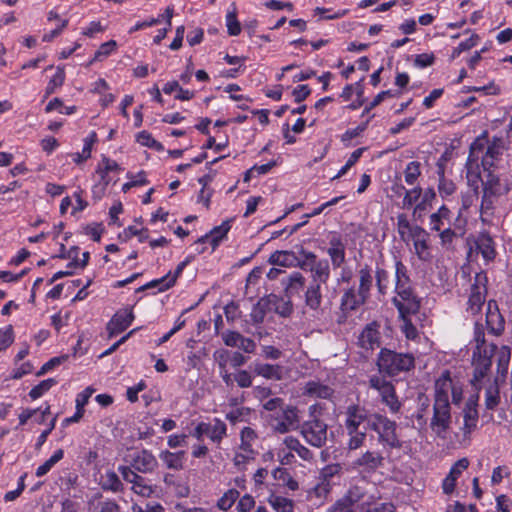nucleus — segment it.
Instances as JSON below:
<instances>
[{
	"mask_svg": "<svg viewBox=\"0 0 512 512\" xmlns=\"http://www.w3.org/2000/svg\"><path fill=\"white\" fill-rule=\"evenodd\" d=\"M395 293L392 301L399 317L418 313L421 302L412 288L407 267L401 260L395 261Z\"/></svg>",
	"mask_w": 512,
	"mask_h": 512,
	"instance_id": "f257e3e1",
	"label": "nucleus"
},
{
	"mask_svg": "<svg viewBox=\"0 0 512 512\" xmlns=\"http://www.w3.org/2000/svg\"><path fill=\"white\" fill-rule=\"evenodd\" d=\"M512 189V183L502 180L493 172H488L482 180L480 215L483 222H489L494 214L498 199Z\"/></svg>",
	"mask_w": 512,
	"mask_h": 512,
	"instance_id": "f03ea898",
	"label": "nucleus"
},
{
	"mask_svg": "<svg viewBox=\"0 0 512 512\" xmlns=\"http://www.w3.org/2000/svg\"><path fill=\"white\" fill-rule=\"evenodd\" d=\"M415 359L411 354L398 353L382 348L377 357V367L382 376L395 377L401 372H407L414 368Z\"/></svg>",
	"mask_w": 512,
	"mask_h": 512,
	"instance_id": "7ed1b4c3",
	"label": "nucleus"
},
{
	"mask_svg": "<svg viewBox=\"0 0 512 512\" xmlns=\"http://www.w3.org/2000/svg\"><path fill=\"white\" fill-rule=\"evenodd\" d=\"M322 410L321 405L313 404L309 406V417L307 421L301 425V434L304 439L312 446L320 448L327 441L328 425L324 420L318 417Z\"/></svg>",
	"mask_w": 512,
	"mask_h": 512,
	"instance_id": "20e7f679",
	"label": "nucleus"
},
{
	"mask_svg": "<svg viewBox=\"0 0 512 512\" xmlns=\"http://www.w3.org/2000/svg\"><path fill=\"white\" fill-rule=\"evenodd\" d=\"M369 428L378 435V442L383 447L401 449L403 442L397 434V423L385 415L374 413L369 418Z\"/></svg>",
	"mask_w": 512,
	"mask_h": 512,
	"instance_id": "39448f33",
	"label": "nucleus"
},
{
	"mask_svg": "<svg viewBox=\"0 0 512 512\" xmlns=\"http://www.w3.org/2000/svg\"><path fill=\"white\" fill-rule=\"evenodd\" d=\"M452 397L454 404H459L463 398V388L458 381L451 378L450 372L445 370L434 383V402H449Z\"/></svg>",
	"mask_w": 512,
	"mask_h": 512,
	"instance_id": "423d86ee",
	"label": "nucleus"
},
{
	"mask_svg": "<svg viewBox=\"0 0 512 512\" xmlns=\"http://www.w3.org/2000/svg\"><path fill=\"white\" fill-rule=\"evenodd\" d=\"M481 146V165L484 171L491 172L490 169L495 167L497 163L501 161L502 154L504 152V145L501 138L493 137L492 140H488L486 133L475 139L473 143H478Z\"/></svg>",
	"mask_w": 512,
	"mask_h": 512,
	"instance_id": "0eeeda50",
	"label": "nucleus"
},
{
	"mask_svg": "<svg viewBox=\"0 0 512 512\" xmlns=\"http://www.w3.org/2000/svg\"><path fill=\"white\" fill-rule=\"evenodd\" d=\"M497 346L493 343L480 351L473 352V378L471 384L475 387L477 392L481 389L480 382L490 372L492 366V358L495 355Z\"/></svg>",
	"mask_w": 512,
	"mask_h": 512,
	"instance_id": "6e6552de",
	"label": "nucleus"
},
{
	"mask_svg": "<svg viewBox=\"0 0 512 512\" xmlns=\"http://www.w3.org/2000/svg\"><path fill=\"white\" fill-rule=\"evenodd\" d=\"M452 422L450 402H434L431 430L439 437H444Z\"/></svg>",
	"mask_w": 512,
	"mask_h": 512,
	"instance_id": "1a4fd4ad",
	"label": "nucleus"
},
{
	"mask_svg": "<svg viewBox=\"0 0 512 512\" xmlns=\"http://www.w3.org/2000/svg\"><path fill=\"white\" fill-rule=\"evenodd\" d=\"M480 153L481 146L479 142L472 143L470 145L469 155L465 164V172L468 185L472 187L475 192H477L479 189V182H482L483 180L480 176V167L478 163L480 159Z\"/></svg>",
	"mask_w": 512,
	"mask_h": 512,
	"instance_id": "9d476101",
	"label": "nucleus"
},
{
	"mask_svg": "<svg viewBox=\"0 0 512 512\" xmlns=\"http://www.w3.org/2000/svg\"><path fill=\"white\" fill-rule=\"evenodd\" d=\"M352 512H360L366 506L372 504V496L367 495L365 487L359 485H351L346 493L340 497Z\"/></svg>",
	"mask_w": 512,
	"mask_h": 512,
	"instance_id": "9b49d317",
	"label": "nucleus"
},
{
	"mask_svg": "<svg viewBox=\"0 0 512 512\" xmlns=\"http://www.w3.org/2000/svg\"><path fill=\"white\" fill-rule=\"evenodd\" d=\"M226 434L227 426L218 418H215L211 423H199L192 433L197 440H202L203 436L206 435L216 443H220Z\"/></svg>",
	"mask_w": 512,
	"mask_h": 512,
	"instance_id": "f8f14e48",
	"label": "nucleus"
},
{
	"mask_svg": "<svg viewBox=\"0 0 512 512\" xmlns=\"http://www.w3.org/2000/svg\"><path fill=\"white\" fill-rule=\"evenodd\" d=\"M370 415L365 407L358 404L349 405L345 411V429L347 433L360 431V425L364 422L369 424Z\"/></svg>",
	"mask_w": 512,
	"mask_h": 512,
	"instance_id": "ddd939ff",
	"label": "nucleus"
},
{
	"mask_svg": "<svg viewBox=\"0 0 512 512\" xmlns=\"http://www.w3.org/2000/svg\"><path fill=\"white\" fill-rule=\"evenodd\" d=\"M486 280V275L479 273L476 275V283L471 287V293L467 302V310L473 315L477 314L485 303Z\"/></svg>",
	"mask_w": 512,
	"mask_h": 512,
	"instance_id": "4468645a",
	"label": "nucleus"
},
{
	"mask_svg": "<svg viewBox=\"0 0 512 512\" xmlns=\"http://www.w3.org/2000/svg\"><path fill=\"white\" fill-rule=\"evenodd\" d=\"M134 314L131 307L118 310L107 324L109 337L116 336L125 331L133 322Z\"/></svg>",
	"mask_w": 512,
	"mask_h": 512,
	"instance_id": "2eb2a0df",
	"label": "nucleus"
},
{
	"mask_svg": "<svg viewBox=\"0 0 512 512\" xmlns=\"http://www.w3.org/2000/svg\"><path fill=\"white\" fill-rule=\"evenodd\" d=\"M478 400H479V393L476 392L475 394L471 395L464 407L463 410V419L464 424L462 427L463 433L465 435L470 434L472 431H474L477 428V423L479 419L478 414Z\"/></svg>",
	"mask_w": 512,
	"mask_h": 512,
	"instance_id": "dca6fc26",
	"label": "nucleus"
},
{
	"mask_svg": "<svg viewBox=\"0 0 512 512\" xmlns=\"http://www.w3.org/2000/svg\"><path fill=\"white\" fill-rule=\"evenodd\" d=\"M368 299L369 297L364 293L355 287H350L344 290L341 296L340 308L345 313L356 311L361 306H363L368 301Z\"/></svg>",
	"mask_w": 512,
	"mask_h": 512,
	"instance_id": "f3484780",
	"label": "nucleus"
},
{
	"mask_svg": "<svg viewBox=\"0 0 512 512\" xmlns=\"http://www.w3.org/2000/svg\"><path fill=\"white\" fill-rule=\"evenodd\" d=\"M285 297L292 299L294 296H300V293L306 287V279L302 273L294 271L281 279Z\"/></svg>",
	"mask_w": 512,
	"mask_h": 512,
	"instance_id": "a211bd4d",
	"label": "nucleus"
},
{
	"mask_svg": "<svg viewBox=\"0 0 512 512\" xmlns=\"http://www.w3.org/2000/svg\"><path fill=\"white\" fill-rule=\"evenodd\" d=\"M298 409L294 406H287L282 411V416L277 420L274 429L278 433H287L299 427L300 419Z\"/></svg>",
	"mask_w": 512,
	"mask_h": 512,
	"instance_id": "6ab92c4d",
	"label": "nucleus"
},
{
	"mask_svg": "<svg viewBox=\"0 0 512 512\" xmlns=\"http://www.w3.org/2000/svg\"><path fill=\"white\" fill-rule=\"evenodd\" d=\"M118 471L125 481L133 485L132 489L135 493L142 496H149L152 493L151 486L147 485L145 479L135 473L130 467L119 466Z\"/></svg>",
	"mask_w": 512,
	"mask_h": 512,
	"instance_id": "aec40b11",
	"label": "nucleus"
},
{
	"mask_svg": "<svg viewBox=\"0 0 512 512\" xmlns=\"http://www.w3.org/2000/svg\"><path fill=\"white\" fill-rule=\"evenodd\" d=\"M474 247L480 253L486 263L492 262L496 257V248L493 238L486 232L480 233L475 241Z\"/></svg>",
	"mask_w": 512,
	"mask_h": 512,
	"instance_id": "412c9836",
	"label": "nucleus"
},
{
	"mask_svg": "<svg viewBox=\"0 0 512 512\" xmlns=\"http://www.w3.org/2000/svg\"><path fill=\"white\" fill-rule=\"evenodd\" d=\"M380 332L376 323L368 324L358 337V344L365 350H374L381 344Z\"/></svg>",
	"mask_w": 512,
	"mask_h": 512,
	"instance_id": "4be33fe9",
	"label": "nucleus"
},
{
	"mask_svg": "<svg viewBox=\"0 0 512 512\" xmlns=\"http://www.w3.org/2000/svg\"><path fill=\"white\" fill-rule=\"evenodd\" d=\"M334 389L319 380H310L304 384L303 395L313 398L331 400Z\"/></svg>",
	"mask_w": 512,
	"mask_h": 512,
	"instance_id": "5701e85b",
	"label": "nucleus"
},
{
	"mask_svg": "<svg viewBox=\"0 0 512 512\" xmlns=\"http://www.w3.org/2000/svg\"><path fill=\"white\" fill-rule=\"evenodd\" d=\"M158 462L155 456L148 450L137 452L131 462V467L141 473H150L157 467Z\"/></svg>",
	"mask_w": 512,
	"mask_h": 512,
	"instance_id": "b1692460",
	"label": "nucleus"
},
{
	"mask_svg": "<svg viewBox=\"0 0 512 512\" xmlns=\"http://www.w3.org/2000/svg\"><path fill=\"white\" fill-rule=\"evenodd\" d=\"M383 461L384 458L380 452L367 450L353 462V465L357 468L375 471L383 466Z\"/></svg>",
	"mask_w": 512,
	"mask_h": 512,
	"instance_id": "393cba45",
	"label": "nucleus"
},
{
	"mask_svg": "<svg viewBox=\"0 0 512 512\" xmlns=\"http://www.w3.org/2000/svg\"><path fill=\"white\" fill-rule=\"evenodd\" d=\"M469 466V461L467 458L459 459L450 469L449 474L443 480L442 488L445 494H451L456 485L457 479L460 477L462 472L466 470Z\"/></svg>",
	"mask_w": 512,
	"mask_h": 512,
	"instance_id": "a878e982",
	"label": "nucleus"
},
{
	"mask_svg": "<svg viewBox=\"0 0 512 512\" xmlns=\"http://www.w3.org/2000/svg\"><path fill=\"white\" fill-rule=\"evenodd\" d=\"M254 373L267 380L280 381L284 378V367L279 364H269L256 362L254 364Z\"/></svg>",
	"mask_w": 512,
	"mask_h": 512,
	"instance_id": "bb28decb",
	"label": "nucleus"
},
{
	"mask_svg": "<svg viewBox=\"0 0 512 512\" xmlns=\"http://www.w3.org/2000/svg\"><path fill=\"white\" fill-rule=\"evenodd\" d=\"M321 287V284L311 282L306 286L304 292V303L311 311L318 312L321 308L323 301Z\"/></svg>",
	"mask_w": 512,
	"mask_h": 512,
	"instance_id": "cd10ccee",
	"label": "nucleus"
},
{
	"mask_svg": "<svg viewBox=\"0 0 512 512\" xmlns=\"http://www.w3.org/2000/svg\"><path fill=\"white\" fill-rule=\"evenodd\" d=\"M305 271H309L311 273V283L325 285L330 278V265L326 259H319L317 262L305 269Z\"/></svg>",
	"mask_w": 512,
	"mask_h": 512,
	"instance_id": "c85d7f7f",
	"label": "nucleus"
},
{
	"mask_svg": "<svg viewBox=\"0 0 512 512\" xmlns=\"http://www.w3.org/2000/svg\"><path fill=\"white\" fill-rule=\"evenodd\" d=\"M357 289L370 298L374 283V270L368 264L360 265L357 270Z\"/></svg>",
	"mask_w": 512,
	"mask_h": 512,
	"instance_id": "c756f323",
	"label": "nucleus"
},
{
	"mask_svg": "<svg viewBox=\"0 0 512 512\" xmlns=\"http://www.w3.org/2000/svg\"><path fill=\"white\" fill-rule=\"evenodd\" d=\"M329 245L327 254L331 259L332 266L333 268H339L345 262V245L338 237H333Z\"/></svg>",
	"mask_w": 512,
	"mask_h": 512,
	"instance_id": "7c9ffc66",
	"label": "nucleus"
},
{
	"mask_svg": "<svg viewBox=\"0 0 512 512\" xmlns=\"http://www.w3.org/2000/svg\"><path fill=\"white\" fill-rule=\"evenodd\" d=\"M368 382L369 387L371 389L376 390L379 393L381 400L389 397L391 394L396 392L393 383L388 381L382 375H372L370 376Z\"/></svg>",
	"mask_w": 512,
	"mask_h": 512,
	"instance_id": "2f4dec72",
	"label": "nucleus"
},
{
	"mask_svg": "<svg viewBox=\"0 0 512 512\" xmlns=\"http://www.w3.org/2000/svg\"><path fill=\"white\" fill-rule=\"evenodd\" d=\"M486 324L491 333L500 335L504 330V319L498 312L497 306L494 303V310H492V302L488 303V311L486 315Z\"/></svg>",
	"mask_w": 512,
	"mask_h": 512,
	"instance_id": "473e14b6",
	"label": "nucleus"
},
{
	"mask_svg": "<svg viewBox=\"0 0 512 512\" xmlns=\"http://www.w3.org/2000/svg\"><path fill=\"white\" fill-rule=\"evenodd\" d=\"M185 452H170L168 450L162 451L159 454L160 460L168 469L181 470L184 467Z\"/></svg>",
	"mask_w": 512,
	"mask_h": 512,
	"instance_id": "72a5a7b5",
	"label": "nucleus"
},
{
	"mask_svg": "<svg viewBox=\"0 0 512 512\" xmlns=\"http://www.w3.org/2000/svg\"><path fill=\"white\" fill-rule=\"evenodd\" d=\"M332 486V483H324L318 480L316 485L308 491L307 498L310 501H315L318 504H323L330 495L332 491Z\"/></svg>",
	"mask_w": 512,
	"mask_h": 512,
	"instance_id": "f704fd0d",
	"label": "nucleus"
},
{
	"mask_svg": "<svg viewBox=\"0 0 512 512\" xmlns=\"http://www.w3.org/2000/svg\"><path fill=\"white\" fill-rule=\"evenodd\" d=\"M284 444L290 451H295L304 461H311L313 459L312 451L301 444L297 438L288 436L284 439Z\"/></svg>",
	"mask_w": 512,
	"mask_h": 512,
	"instance_id": "c9c22d12",
	"label": "nucleus"
},
{
	"mask_svg": "<svg viewBox=\"0 0 512 512\" xmlns=\"http://www.w3.org/2000/svg\"><path fill=\"white\" fill-rule=\"evenodd\" d=\"M267 501L276 512H294V502L291 499L271 494Z\"/></svg>",
	"mask_w": 512,
	"mask_h": 512,
	"instance_id": "e433bc0d",
	"label": "nucleus"
},
{
	"mask_svg": "<svg viewBox=\"0 0 512 512\" xmlns=\"http://www.w3.org/2000/svg\"><path fill=\"white\" fill-rule=\"evenodd\" d=\"M374 281L380 295H385L389 289L390 274L389 272L377 265L374 270Z\"/></svg>",
	"mask_w": 512,
	"mask_h": 512,
	"instance_id": "4c0bfd02",
	"label": "nucleus"
},
{
	"mask_svg": "<svg viewBox=\"0 0 512 512\" xmlns=\"http://www.w3.org/2000/svg\"><path fill=\"white\" fill-rule=\"evenodd\" d=\"M495 354L497 355V373L504 377L508 371L511 350L508 346H502L497 348Z\"/></svg>",
	"mask_w": 512,
	"mask_h": 512,
	"instance_id": "58836bf2",
	"label": "nucleus"
},
{
	"mask_svg": "<svg viewBox=\"0 0 512 512\" xmlns=\"http://www.w3.org/2000/svg\"><path fill=\"white\" fill-rule=\"evenodd\" d=\"M101 485L104 490L119 492L123 490V484L114 471H106L102 476Z\"/></svg>",
	"mask_w": 512,
	"mask_h": 512,
	"instance_id": "ea45409f",
	"label": "nucleus"
},
{
	"mask_svg": "<svg viewBox=\"0 0 512 512\" xmlns=\"http://www.w3.org/2000/svg\"><path fill=\"white\" fill-rule=\"evenodd\" d=\"M240 449L247 454H254L252 442L257 438L256 432L250 427H244L240 433Z\"/></svg>",
	"mask_w": 512,
	"mask_h": 512,
	"instance_id": "a19ab883",
	"label": "nucleus"
},
{
	"mask_svg": "<svg viewBox=\"0 0 512 512\" xmlns=\"http://www.w3.org/2000/svg\"><path fill=\"white\" fill-rule=\"evenodd\" d=\"M63 457H64L63 449L56 450L48 460H46L42 465H40L36 469V473H35L36 476L42 477V476L46 475L52 469V467L56 463H58Z\"/></svg>",
	"mask_w": 512,
	"mask_h": 512,
	"instance_id": "79ce46f5",
	"label": "nucleus"
},
{
	"mask_svg": "<svg viewBox=\"0 0 512 512\" xmlns=\"http://www.w3.org/2000/svg\"><path fill=\"white\" fill-rule=\"evenodd\" d=\"M239 498V491L237 489L231 488L227 490L217 501L216 506L222 510H229L235 501Z\"/></svg>",
	"mask_w": 512,
	"mask_h": 512,
	"instance_id": "37998d69",
	"label": "nucleus"
},
{
	"mask_svg": "<svg viewBox=\"0 0 512 512\" xmlns=\"http://www.w3.org/2000/svg\"><path fill=\"white\" fill-rule=\"evenodd\" d=\"M296 259L293 252L290 251H275L269 257V263L279 266H289L293 260Z\"/></svg>",
	"mask_w": 512,
	"mask_h": 512,
	"instance_id": "c03bdc74",
	"label": "nucleus"
},
{
	"mask_svg": "<svg viewBox=\"0 0 512 512\" xmlns=\"http://www.w3.org/2000/svg\"><path fill=\"white\" fill-rule=\"evenodd\" d=\"M341 470V465L338 463L326 465L320 470L318 480L324 483H332V479L335 476H339Z\"/></svg>",
	"mask_w": 512,
	"mask_h": 512,
	"instance_id": "a18cd8bd",
	"label": "nucleus"
},
{
	"mask_svg": "<svg viewBox=\"0 0 512 512\" xmlns=\"http://www.w3.org/2000/svg\"><path fill=\"white\" fill-rule=\"evenodd\" d=\"M65 81V71L64 68L61 66H58L56 69V73L54 76L50 79V81L47 84L46 90H45V96H49L52 93H54L55 89L58 87H61Z\"/></svg>",
	"mask_w": 512,
	"mask_h": 512,
	"instance_id": "49530a36",
	"label": "nucleus"
},
{
	"mask_svg": "<svg viewBox=\"0 0 512 512\" xmlns=\"http://www.w3.org/2000/svg\"><path fill=\"white\" fill-rule=\"evenodd\" d=\"M500 403L498 386L491 385L485 391V407L488 410H494Z\"/></svg>",
	"mask_w": 512,
	"mask_h": 512,
	"instance_id": "de8ad7c7",
	"label": "nucleus"
},
{
	"mask_svg": "<svg viewBox=\"0 0 512 512\" xmlns=\"http://www.w3.org/2000/svg\"><path fill=\"white\" fill-rule=\"evenodd\" d=\"M56 383L57 381L53 378L43 380L30 390L29 396L33 400L38 399L41 396H43L47 391H49L54 385H56Z\"/></svg>",
	"mask_w": 512,
	"mask_h": 512,
	"instance_id": "09e8293b",
	"label": "nucleus"
},
{
	"mask_svg": "<svg viewBox=\"0 0 512 512\" xmlns=\"http://www.w3.org/2000/svg\"><path fill=\"white\" fill-rule=\"evenodd\" d=\"M189 262H190V258H187L177 265V267L173 273H171V272L167 273L165 275L168 280V281H166L167 284L165 286L161 287L159 289V291H165V290H168L169 288H171L172 286H174L177 278L182 274L183 270L189 264Z\"/></svg>",
	"mask_w": 512,
	"mask_h": 512,
	"instance_id": "8fccbe9b",
	"label": "nucleus"
},
{
	"mask_svg": "<svg viewBox=\"0 0 512 512\" xmlns=\"http://www.w3.org/2000/svg\"><path fill=\"white\" fill-rule=\"evenodd\" d=\"M421 164L417 161L409 162L405 168V181L408 185H413L421 174Z\"/></svg>",
	"mask_w": 512,
	"mask_h": 512,
	"instance_id": "3c124183",
	"label": "nucleus"
},
{
	"mask_svg": "<svg viewBox=\"0 0 512 512\" xmlns=\"http://www.w3.org/2000/svg\"><path fill=\"white\" fill-rule=\"evenodd\" d=\"M450 210L446 206H441L436 213L430 216L431 229L435 231L441 230L442 220L448 219Z\"/></svg>",
	"mask_w": 512,
	"mask_h": 512,
	"instance_id": "603ef678",
	"label": "nucleus"
},
{
	"mask_svg": "<svg viewBox=\"0 0 512 512\" xmlns=\"http://www.w3.org/2000/svg\"><path fill=\"white\" fill-rule=\"evenodd\" d=\"M230 222L224 221L221 225L214 227L209 234L213 237V250L219 245L220 241L226 236L230 230Z\"/></svg>",
	"mask_w": 512,
	"mask_h": 512,
	"instance_id": "864d4df0",
	"label": "nucleus"
},
{
	"mask_svg": "<svg viewBox=\"0 0 512 512\" xmlns=\"http://www.w3.org/2000/svg\"><path fill=\"white\" fill-rule=\"evenodd\" d=\"M119 170H120V167L117 162H115L114 160H111L107 157H103L102 163L99 165V167L97 169V173H99L101 175L102 180L105 181V184L107 185L109 182L108 180H106L107 173L111 172V171H119Z\"/></svg>",
	"mask_w": 512,
	"mask_h": 512,
	"instance_id": "5fc2aeb1",
	"label": "nucleus"
},
{
	"mask_svg": "<svg viewBox=\"0 0 512 512\" xmlns=\"http://www.w3.org/2000/svg\"><path fill=\"white\" fill-rule=\"evenodd\" d=\"M117 47V43L114 40H109L105 43H102L98 50L94 54V58L90 63L94 61H100L102 58L109 56Z\"/></svg>",
	"mask_w": 512,
	"mask_h": 512,
	"instance_id": "6e6d98bb",
	"label": "nucleus"
},
{
	"mask_svg": "<svg viewBox=\"0 0 512 512\" xmlns=\"http://www.w3.org/2000/svg\"><path fill=\"white\" fill-rule=\"evenodd\" d=\"M349 436L347 442V448L349 450H356L363 446L366 440V430L364 431H354V433H347Z\"/></svg>",
	"mask_w": 512,
	"mask_h": 512,
	"instance_id": "4d7b16f0",
	"label": "nucleus"
},
{
	"mask_svg": "<svg viewBox=\"0 0 512 512\" xmlns=\"http://www.w3.org/2000/svg\"><path fill=\"white\" fill-rule=\"evenodd\" d=\"M273 298L276 299L275 303V312L279 314L282 317L289 316L293 311V304L291 299H278L275 295H273Z\"/></svg>",
	"mask_w": 512,
	"mask_h": 512,
	"instance_id": "13d9d810",
	"label": "nucleus"
},
{
	"mask_svg": "<svg viewBox=\"0 0 512 512\" xmlns=\"http://www.w3.org/2000/svg\"><path fill=\"white\" fill-rule=\"evenodd\" d=\"M479 40V36L476 34L471 35L470 38L462 41L458 47H456L451 54V58L455 59L457 58L462 52L468 51L474 46H476L477 42Z\"/></svg>",
	"mask_w": 512,
	"mask_h": 512,
	"instance_id": "bf43d9fd",
	"label": "nucleus"
},
{
	"mask_svg": "<svg viewBox=\"0 0 512 512\" xmlns=\"http://www.w3.org/2000/svg\"><path fill=\"white\" fill-rule=\"evenodd\" d=\"M226 26L231 36H237L241 32L240 22L237 20L236 10L228 12L226 15Z\"/></svg>",
	"mask_w": 512,
	"mask_h": 512,
	"instance_id": "052dcab7",
	"label": "nucleus"
},
{
	"mask_svg": "<svg viewBox=\"0 0 512 512\" xmlns=\"http://www.w3.org/2000/svg\"><path fill=\"white\" fill-rule=\"evenodd\" d=\"M119 510L120 506L112 499L100 500L93 506L94 512H119Z\"/></svg>",
	"mask_w": 512,
	"mask_h": 512,
	"instance_id": "680f3d73",
	"label": "nucleus"
},
{
	"mask_svg": "<svg viewBox=\"0 0 512 512\" xmlns=\"http://www.w3.org/2000/svg\"><path fill=\"white\" fill-rule=\"evenodd\" d=\"M365 148L356 149L347 160L346 164L339 170L337 175H335L332 179H338L345 175L347 171L359 160L361 155L363 154Z\"/></svg>",
	"mask_w": 512,
	"mask_h": 512,
	"instance_id": "e2e57ef3",
	"label": "nucleus"
},
{
	"mask_svg": "<svg viewBox=\"0 0 512 512\" xmlns=\"http://www.w3.org/2000/svg\"><path fill=\"white\" fill-rule=\"evenodd\" d=\"M298 254L301 257V261H299V266L303 270L307 269L309 266H311L312 264L319 260L315 253L307 251L303 247L299 249Z\"/></svg>",
	"mask_w": 512,
	"mask_h": 512,
	"instance_id": "0e129e2a",
	"label": "nucleus"
},
{
	"mask_svg": "<svg viewBox=\"0 0 512 512\" xmlns=\"http://www.w3.org/2000/svg\"><path fill=\"white\" fill-rule=\"evenodd\" d=\"M408 316L409 315L400 317V319L402 320L401 330L405 334L407 339L414 340L418 337V331Z\"/></svg>",
	"mask_w": 512,
	"mask_h": 512,
	"instance_id": "69168bd1",
	"label": "nucleus"
},
{
	"mask_svg": "<svg viewBox=\"0 0 512 512\" xmlns=\"http://www.w3.org/2000/svg\"><path fill=\"white\" fill-rule=\"evenodd\" d=\"M14 341V332L11 325L0 331V352L7 349Z\"/></svg>",
	"mask_w": 512,
	"mask_h": 512,
	"instance_id": "338daca9",
	"label": "nucleus"
},
{
	"mask_svg": "<svg viewBox=\"0 0 512 512\" xmlns=\"http://www.w3.org/2000/svg\"><path fill=\"white\" fill-rule=\"evenodd\" d=\"M360 512H395V506L391 502H384L371 507V505L366 506L365 509H362Z\"/></svg>",
	"mask_w": 512,
	"mask_h": 512,
	"instance_id": "774afa93",
	"label": "nucleus"
}]
</instances>
